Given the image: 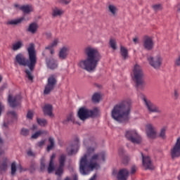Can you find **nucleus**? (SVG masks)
<instances>
[{
    "mask_svg": "<svg viewBox=\"0 0 180 180\" xmlns=\"http://www.w3.org/2000/svg\"><path fill=\"white\" fill-rule=\"evenodd\" d=\"M172 158L180 157V137L177 139L176 142L171 150Z\"/></svg>",
    "mask_w": 180,
    "mask_h": 180,
    "instance_id": "17",
    "label": "nucleus"
},
{
    "mask_svg": "<svg viewBox=\"0 0 180 180\" xmlns=\"http://www.w3.org/2000/svg\"><path fill=\"white\" fill-rule=\"evenodd\" d=\"M49 141L50 143V145L47 146L46 150L47 151H51L53 148H54V138L49 137Z\"/></svg>",
    "mask_w": 180,
    "mask_h": 180,
    "instance_id": "34",
    "label": "nucleus"
},
{
    "mask_svg": "<svg viewBox=\"0 0 180 180\" xmlns=\"http://www.w3.org/2000/svg\"><path fill=\"white\" fill-rule=\"evenodd\" d=\"M70 122H72V123L75 122V120L74 119V113L72 112L69 113L66 117V119H65L62 123L63 124L68 125Z\"/></svg>",
    "mask_w": 180,
    "mask_h": 180,
    "instance_id": "27",
    "label": "nucleus"
},
{
    "mask_svg": "<svg viewBox=\"0 0 180 180\" xmlns=\"http://www.w3.org/2000/svg\"><path fill=\"white\" fill-rule=\"evenodd\" d=\"M120 53L123 58V60H127V58H129V51L126 47L121 46H120Z\"/></svg>",
    "mask_w": 180,
    "mask_h": 180,
    "instance_id": "28",
    "label": "nucleus"
},
{
    "mask_svg": "<svg viewBox=\"0 0 180 180\" xmlns=\"http://www.w3.org/2000/svg\"><path fill=\"white\" fill-rule=\"evenodd\" d=\"M34 115L33 114V112L29 110L27 114V119H29L30 120H32L33 119V117Z\"/></svg>",
    "mask_w": 180,
    "mask_h": 180,
    "instance_id": "46",
    "label": "nucleus"
},
{
    "mask_svg": "<svg viewBox=\"0 0 180 180\" xmlns=\"http://www.w3.org/2000/svg\"><path fill=\"white\" fill-rule=\"evenodd\" d=\"M16 174V162H13L11 164V175Z\"/></svg>",
    "mask_w": 180,
    "mask_h": 180,
    "instance_id": "42",
    "label": "nucleus"
},
{
    "mask_svg": "<svg viewBox=\"0 0 180 180\" xmlns=\"http://www.w3.org/2000/svg\"><path fill=\"white\" fill-rule=\"evenodd\" d=\"M148 61L155 70H160L161 65H162L163 59L161 55H157L155 56H148Z\"/></svg>",
    "mask_w": 180,
    "mask_h": 180,
    "instance_id": "8",
    "label": "nucleus"
},
{
    "mask_svg": "<svg viewBox=\"0 0 180 180\" xmlns=\"http://www.w3.org/2000/svg\"><path fill=\"white\" fill-rule=\"evenodd\" d=\"M91 99L94 103H98V102L101 101V94L99 93H95L92 96Z\"/></svg>",
    "mask_w": 180,
    "mask_h": 180,
    "instance_id": "31",
    "label": "nucleus"
},
{
    "mask_svg": "<svg viewBox=\"0 0 180 180\" xmlns=\"http://www.w3.org/2000/svg\"><path fill=\"white\" fill-rule=\"evenodd\" d=\"M130 110H131V100L127 99L114 106L111 116L119 123H127L130 120Z\"/></svg>",
    "mask_w": 180,
    "mask_h": 180,
    "instance_id": "4",
    "label": "nucleus"
},
{
    "mask_svg": "<svg viewBox=\"0 0 180 180\" xmlns=\"http://www.w3.org/2000/svg\"><path fill=\"white\" fill-rule=\"evenodd\" d=\"M22 47H23V41L20 40L13 44L12 50L13 51H18V50H20V49H22Z\"/></svg>",
    "mask_w": 180,
    "mask_h": 180,
    "instance_id": "29",
    "label": "nucleus"
},
{
    "mask_svg": "<svg viewBox=\"0 0 180 180\" xmlns=\"http://www.w3.org/2000/svg\"><path fill=\"white\" fill-rule=\"evenodd\" d=\"M152 8L155 12H158V11L162 10V6L161 4H155L152 6Z\"/></svg>",
    "mask_w": 180,
    "mask_h": 180,
    "instance_id": "40",
    "label": "nucleus"
},
{
    "mask_svg": "<svg viewBox=\"0 0 180 180\" xmlns=\"http://www.w3.org/2000/svg\"><path fill=\"white\" fill-rule=\"evenodd\" d=\"M64 172V167L59 166L58 168L56 170V175L58 176H61V174Z\"/></svg>",
    "mask_w": 180,
    "mask_h": 180,
    "instance_id": "37",
    "label": "nucleus"
},
{
    "mask_svg": "<svg viewBox=\"0 0 180 180\" xmlns=\"http://www.w3.org/2000/svg\"><path fill=\"white\" fill-rule=\"evenodd\" d=\"M57 85V78H56V76L54 75H51L48 78L47 84L45 86V89L44 91V95H49L51 91L56 88V86Z\"/></svg>",
    "mask_w": 180,
    "mask_h": 180,
    "instance_id": "9",
    "label": "nucleus"
},
{
    "mask_svg": "<svg viewBox=\"0 0 180 180\" xmlns=\"http://www.w3.org/2000/svg\"><path fill=\"white\" fill-rule=\"evenodd\" d=\"M167 131V127H163L161 129H160V132L159 134V136L161 139H165L166 136H165V133Z\"/></svg>",
    "mask_w": 180,
    "mask_h": 180,
    "instance_id": "36",
    "label": "nucleus"
},
{
    "mask_svg": "<svg viewBox=\"0 0 180 180\" xmlns=\"http://www.w3.org/2000/svg\"><path fill=\"white\" fill-rule=\"evenodd\" d=\"M25 20V18H20L15 20H11L7 22V25H19L20 23H22Z\"/></svg>",
    "mask_w": 180,
    "mask_h": 180,
    "instance_id": "30",
    "label": "nucleus"
},
{
    "mask_svg": "<svg viewBox=\"0 0 180 180\" xmlns=\"http://www.w3.org/2000/svg\"><path fill=\"white\" fill-rule=\"evenodd\" d=\"M90 180H96V174H94L91 179Z\"/></svg>",
    "mask_w": 180,
    "mask_h": 180,
    "instance_id": "58",
    "label": "nucleus"
},
{
    "mask_svg": "<svg viewBox=\"0 0 180 180\" xmlns=\"http://www.w3.org/2000/svg\"><path fill=\"white\" fill-rule=\"evenodd\" d=\"M98 115V108H94L93 110H89L85 107H82L79 109L77 112V116L80 120H86L89 117H94Z\"/></svg>",
    "mask_w": 180,
    "mask_h": 180,
    "instance_id": "6",
    "label": "nucleus"
},
{
    "mask_svg": "<svg viewBox=\"0 0 180 180\" xmlns=\"http://www.w3.org/2000/svg\"><path fill=\"white\" fill-rule=\"evenodd\" d=\"M27 154L29 157H34L36 155L30 149L27 150Z\"/></svg>",
    "mask_w": 180,
    "mask_h": 180,
    "instance_id": "52",
    "label": "nucleus"
},
{
    "mask_svg": "<svg viewBox=\"0 0 180 180\" xmlns=\"http://www.w3.org/2000/svg\"><path fill=\"white\" fill-rule=\"evenodd\" d=\"M30 133V131L26 128H22L21 129L20 134L21 136H23L24 137H27V136H29Z\"/></svg>",
    "mask_w": 180,
    "mask_h": 180,
    "instance_id": "39",
    "label": "nucleus"
},
{
    "mask_svg": "<svg viewBox=\"0 0 180 180\" xmlns=\"http://www.w3.org/2000/svg\"><path fill=\"white\" fill-rule=\"evenodd\" d=\"M30 169H31V171H34V166L32 165L30 167Z\"/></svg>",
    "mask_w": 180,
    "mask_h": 180,
    "instance_id": "63",
    "label": "nucleus"
},
{
    "mask_svg": "<svg viewBox=\"0 0 180 180\" xmlns=\"http://www.w3.org/2000/svg\"><path fill=\"white\" fill-rule=\"evenodd\" d=\"M39 29V25L37 22H32L29 25L28 27L26 29L27 33H31V34H36L37 33V30Z\"/></svg>",
    "mask_w": 180,
    "mask_h": 180,
    "instance_id": "21",
    "label": "nucleus"
},
{
    "mask_svg": "<svg viewBox=\"0 0 180 180\" xmlns=\"http://www.w3.org/2000/svg\"><path fill=\"white\" fill-rule=\"evenodd\" d=\"M67 155L62 154L59 158V167H64Z\"/></svg>",
    "mask_w": 180,
    "mask_h": 180,
    "instance_id": "35",
    "label": "nucleus"
},
{
    "mask_svg": "<svg viewBox=\"0 0 180 180\" xmlns=\"http://www.w3.org/2000/svg\"><path fill=\"white\" fill-rule=\"evenodd\" d=\"M45 143H46V141L42 140V141L38 142L37 143V147H39L40 148H41V147L43 146L44 144H45Z\"/></svg>",
    "mask_w": 180,
    "mask_h": 180,
    "instance_id": "49",
    "label": "nucleus"
},
{
    "mask_svg": "<svg viewBox=\"0 0 180 180\" xmlns=\"http://www.w3.org/2000/svg\"><path fill=\"white\" fill-rule=\"evenodd\" d=\"M43 112L44 115L47 116H53V105L50 104H46L43 108Z\"/></svg>",
    "mask_w": 180,
    "mask_h": 180,
    "instance_id": "23",
    "label": "nucleus"
},
{
    "mask_svg": "<svg viewBox=\"0 0 180 180\" xmlns=\"http://www.w3.org/2000/svg\"><path fill=\"white\" fill-rule=\"evenodd\" d=\"M84 54L86 58L79 62V67L88 72L95 71L102 58L101 53L98 49L89 46L84 49Z\"/></svg>",
    "mask_w": 180,
    "mask_h": 180,
    "instance_id": "3",
    "label": "nucleus"
},
{
    "mask_svg": "<svg viewBox=\"0 0 180 180\" xmlns=\"http://www.w3.org/2000/svg\"><path fill=\"white\" fill-rule=\"evenodd\" d=\"M20 101H22V96L20 94L14 97L11 94L8 95V102L11 108H16V106H19V105H20Z\"/></svg>",
    "mask_w": 180,
    "mask_h": 180,
    "instance_id": "13",
    "label": "nucleus"
},
{
    "mask_svg": "<svg viewBox=\"0 0 180 180\" xmlns=\"http://www.w3.org/2000/svg\"><path fill=\"white\" fill-rule=\"evenodd\" d=\"M118 154L120 155V157H124V149H123L122 148H120L118 150Z\"/></svg>",
    "mask_w": 180,
    "mask_h": 180,
    "instance_id": "47",
    "label": "nucleus"
},
{
    "mask_svg": "<svg viewBox=\"0 0 180 180\" xmlns=\"http://www.w3.org/2000/svg\"><path fill=\"white\" fill-rule=\"evenodd\" d=\"M70 53V46H63L59 51L58 57L60 60H65Z\"/></svg>",
    "mask_w": 180,
    "mask_h": 180,
    "instance_id": "20",
    "label": "nucleus"
},
{
    "mask_svg": "<svg viewBox=\"0 0 180 180\" xmlns=\"http://www.w3.org/2000/svg\"><path fill=\"white\" fill-rule=\"evenodd\" d=\"M133 41L135 44H137L139 43V38L137 37L134 38Z\"/></svg>",
    "mask_w": 180,
    "mask_h": 180,
    "instance_id": "56",
    "label": "nucleus"
},
{
    "mask_svg": "<svg viewBox=\"0 0 180 180\" xmlns=\"http://www.w3.org/2000/svg\"><path fill=\"white\" fill-rule=\"evenodd\" d=\"M45 36L46 39H51V32H46Z\"/></svg>",
    "mask_w": 180,
    "mask_h": 180,
    "instance_id": "55",
    "label": "nucleus"
},
{
    "mask_svg": "<svg viewBox=\"0 0 180 180\" xmlns=\"http://www.w3.org/2000/svg\"><path fill=\"white\" fill-rule=\"evenodd\" d=\"M41 134H47L46 131H37L34 134L32 135L31 139H37L38 137H40Z\"/></svg>",
    "mask_w": 180,
    "mask_h": 180,
    "instance_id": "33",
    "label": "nucleus"
},
{
    "mask_svg": "<svg viewBox=\"0 0 180 180\" xmlns=\"http://www.w3.org/2000/svg\"><path fill=\"white\" fill-rule=\"evenodd\" d=\"M178 98H179V93H178V89H175L174 90V99H175V101H176V99H178Z\"/></svg>",
    "mask_w": 180,
    "mask_h": 180,
    "instance_id": "48",
    "label": "nucleus"
},
{
    "mask_svg": "<svg viewBox=\"0 0 180 180\" xmlns=\"http://www.w3.org/2000/svg\"><path fill=\"white\" fill-rule=\"evenodd\" d=\"M18 168H19L20 172H22V171H23V168L22 167V165H19Z\"/></svg>",
    "mask_w": 180,
    "mask_h": 180,
    "instance_id": "59",
    "label": "nucleus"
},
{
    "mask_svg": "<svg viewBox=\"0 0 180 180\" xmlns=\"http://www.w3.org/2000/svg\"><path fill=\"white\" fill-rule=\"evenodd\" d=\"M79 148V138L76 137L71 143L70 146L67 148V153L68 155H72L75 151H78Z\"/></svg>",
    "mask_w": 180,
    "mask_h": 180,
    "instance_id": "12",
    "label": "nucleus"
},
{
    "mask_svg": "<svg viewBox=\"0 0 180 180\" xmlns=\"http://www.w3.org/2000/svg\"><path fill=\"white\" fill-rule=\"evenodd\" d=\"M58 39H55L52 43L45 47V50L42 53L43 57H47L48 54L53 56L54 54V47H57L58 44Z\"/></svg>",
    "mask_w": 180,
    "mask_h": 180,
    "instance_id": "11",
    "label": "nucleus"
},
{
    "mask_svg": "<svg viewBox=\"0 0 180 180\" xmlns=\"http://www.w3.org/2000/svg\"><path fill=\"white\" fill-rule=\"evenodd\" d=\"M118 11L119 9L117 8V6L114 4H109L108 6V12L114 18L117 16Z\"/></svg>",
    "mask_w": 180,
    "mask_h": 180,
    "instance_id": "22",
    "label": "nucleus"
},
{
    "mask_svg": "<svg viewBox=\"0 0 180 180\" xmlns=\"http://www.w3.org/2000/svg\"><path fill=\"white\" fill-rule=\"evenodd\" d=\"M41 171L43 172L44 169H46V163L44 162L41 161V167H40Z\"/></svg>",
    "mask_w": 180,
    "mask_h": 180,
    "instance_id": "50",
    "label": "nucleus"
},
{
    "mask_svg": "<svg viewBox=\"0 0 180 180\" xmlns=\"http://www.w3.org/2000/svg\"><path fill=\"white\" fill-rule=\"evenodd\" d=\"M73 180H78V176L77 174L73 176Z\"/></svg>",
    "mask_w": 180,
    "mask_h": 180,
    "instance_id": "60",
    "label": "nucleus"
},
{
    "mask_svg": "<svg viewBox=\"0 0 180 180\" xmlns=\"http://www.w3.org/2000/svg\"><path fill=\"white\" fill-rule=\"evenodd\" d=\"M133 81L135 82V86L137 91H143L146 88V81L144 80V72L143 68L138 64H136L132 70Z\"/></svg>",
    "mask_w": 180,
    "mask_h": 180,
    "instance_id": "5",
    "label": "nucleus"
},
{
    "mask_svg": "<svg viewBox=\"0 0 180 180\" xmlns=\"http://www.w3.org/2000/svg\"><path fill=\"white\" fill-rule=\"evenodd\" d=\"M20 11H22L25 15H29L30 12H33V7L30 5H25L20 7Z\"/></svg>",
    "mask_w": 180,
    "mask_h": 180,
    "instance_id": "25",
    "label": "nucleus"
},
{
    "mask_svg": "<svg viewBox=\"0 0 180 180\" xmlns=\"http://www.w3.org/2000/svg\"><path fill=\"white\" fill-rule=\"evenodd\" d=\"M54 158H56V155H52L48 167L49 174H51L56 169V167H54Z\"/></svg>",
    "mask_w": 180,
    "mask_h": 180,
    "instance_id": "24",
    "label": "nucleus"
},
{
    "mask_svg": "<svg viewBox=\"0 0 180 180\" xmlns=\"http://www.w3.org/2000/svg\"><path fill=\"white\" fill-rule=\"evenodd\" d=\"M130 175V171L127 168H122L119 170L117 174V180H127Z\"/></svg>",
    "mask_w": 180,
    "mask_h": 180,
    "instance_id": "18",
    "label": "nucleus"
},
{
    "mask_svg": "<svg viewBox=\"0 0 180 180\" xmlns=\"http://www.w3.org/2000/svg\"><path fill=\"white\" fill-rule=\"evenodd\" d=\"M7 165H6V162H3L0 164V169L1 171H5V169H6L7 168Z\"/></svg>",
    "mask_w": 180,
    "mask_h": 180,
    "instance_id": "45",
    "label": "nucleus"
},
{
    "mask_svg": "<svg viewBox=\"0 0 180 180\" xmlns=\"http://www.w3.org/2000/svg\"><path fill=\"white\" fill-rule=\"evenodd\" d=\"M51 56V54H48L46 56H44L46 58V65L50 70H56L58 67L57 62Z\"/></svg>",
    "mask_w": 180,
    "mask_h": 180,
    "instance_id": "19",
    "label": "nucleus"
},
{
    "mask_svg": "<svg viewBox=\"0 0 180 180\" xmlns=\"http://www.w3.org/2000/svg\"><path fill=\"white\" fill-rule=\"evenodd\" d=\"M7 115L8 116H11L13 119H16L18 117V114H16V112L15 111H10L8 112Z\"/></svg>",
    "mask_w": 180,
    "mask_h": 180,
    "instance_id": "43",
    "label": "nucleus"
},
{
    "mask_svg": "<svg viewBox=\"0 0 180 180\" xmlns=\"http://www.w3.org/2000/svg\"><path fill=\"white\" fill-rule=\"evenodd\" d=\"M143 47L145 50H148V51L153 50L154 49V41H153V38L145 36L143 38Z\"/></svg>",
    "mask_w": 180,
    "mask_h": 180,
    "instance_id": "15",
    "label": "nucleus"
},
{
    "mask_svg": "<svg viewBox=\"0 0 180 180\" xmlns=\"http://www.w3.org/2000/svg\"><path fill=\"white\" fill-rule=\"evenodd\" d=\"M0 144H4V139L0 136Z\"/></svg>",
    "mask_w": 180,
    "mask_h": 180,
    "instance_id": "61",
    "label": "nucleus"
},
{
    "mask_svg": "<svg viewBox=\"0 0 180 180\" xmlns=\"http://www.w3.org/2000/svg\"><path fill=\"white\" fill-rule=\"evenodd\" d=\"M61 4H63L64 5H68L70 2H71V0H60Z\"/></svg>",
    "mask_w": 180,
    "mask_h": 180,
    "instance_id": "54",
    "label": "nucleus"
},
{
    "mask_svg": "<svg viewBox=\"0 0 180 180\" xmlns=\"http://www.w3.org/2000/svg\"><path fill=\"white\" fill-rule=\"evenodd\" d=\"M174 64H175V65H176V67H180V55H179V57L176 59Z\"/></svg>",
    "mask_w": 180,
    "mask_h": 180,
    "instance_id": "51",
    "label": "nucleus"
},
{
    "mask_svg": "<svg viewBox=\"0 0 180 180\" xmlns=\"http://www.w3.org/2000/svg\"><path fill=\"white\" fill-rule=\"evenodd\" d=\"M125 137L129 141L133 143V144H141V141H143V139H141V136L137 133L136 130L127 131Z\"/></svg>",
    "mask_w": 180,
    "mask_h": 180,
    "instance_id": "7",
    "label": "nucleus"
},
{
    "mask_svg": "<svg viewBox=\"0 0 180 180\" xmlns=\"http://www.w3.org/2000/svg\"><path fill=\"white\" fill-rule=\"evenodd\" d=\"M137 171V167L136 165H133L131 167V170L129 172V175H134Z\"/></svg>",
    "mask_w": 180,
    "mask_h": 180,
    "instance_id": "44",
    "label": "nucleus"
},
{
    "mask_svg": "<svg viewBox=\"0 0 180 180\" xmlns=\"http://www.w3.org/2000/svg\"><path fill=\"white\" fill-rule=\"evenodd\" d=\"M37 122L39 126H41L42 127H45V126H47L48 122L47 120L43 118H37Z\"/></svg>",
    "mask_w": 180,
    "mask_h": 180,
    "instance_id": "32",
    "label": "nucleus"
},
{
    "mask_svg": "<svg viewBox=\"0 0 180 180\" xmlns=\"http://www.w3.org/2000/svg\"><path fill=\"white\" fill-rule=\"evenodd\" d=\"M142 157V164L145 169H154V165H153V162H151V158L149 156H144L143 153H141Z\"/></svg>",
    "mask_w": 180,
    "mask_h": 180,
    "instance_id": "14",
    "label": "nucleus"
},
{
    "mask_svg": "<svg viewBox=\"0 0 180 180\" xmlns=\"http://www.w3.org/2000/svg\"><path fill=\"white\" fill-rule=\"evenodd\" d=\"M146 134L149 139H156L157 131L155 130V127L152 124H148L146 125Z\"/></svg>",
    "mask_w": 180,
    "mask_h": 180,
    "instance_id": "16",
    "label": "nucleus"
},
{
    "mask_svg": "<svg viewBox=\"0 0 180 180\" xmlns=\"http://www.w3.org/2000/svg\"><path fill=\"white\" fill-rule=\"evenodd\" d=\"M15 8H19V9H20V6H19V4H14Z\"/></svg>",
    "mask_w": 180,
    "mask_h": 180,
    "instance_id": "62",
    "label": "nucleus"
},
{
    "mask_svg": "<svg viewBox=\"0 0 180 180\" xmlns=\"http://www.w3.org/2000/svg\"><path fill=\"white\" fill-rule=\"evenodd\" d=\"M8 87V84H3L1 87H0V94L1 93V92H4V91L6 89V88H7Z\"/></svg>",
    "mask_w": 180,
    "mask_h": 180,
    "instance_id": "53",
    "label": "nucleus"
},
{
    "mask_svg": "<svg viewBox=\"0 0 180 180\" xmlns=\"http://www.w3.org/2000/svg\"><path fill=\"white\" fill-rule=\"evenodd\" d=\"M122 163L123 164V165H128L129 164V161H130V159L127 157V155H124L122 156Z\"/></svg>",
    "mask_w": 180,
    "mask_h": 180,
    "instance_id": "41",
    "label": "nucleus"
},
{
    "mask_svg": "<svg viewBox=\"0 0 180 180\" xmlns=\"http://www.w3.org/2000/svg\"><path fill=\"white\" fill-rule=\"evenodd\" d=\"M84 146H93L87 148L86 153L81 158L79 162V172L82 175H88L90 171H94L95 168H99L98 164L99 158H102L105 161L106 153L101 152L100 153H94L96 148V142L91 141V139H86L84 141Z\"/></svg>",
    "mask_w": 180,
    "mask_h": 180,
    "instance_id": "1",
    "label": "nucleus"
},
{
    "mask_svg": "<svg viewBox=\"0 0 180 180\" xmlns=\"http://www.w3.org/2000/svg\"><path fill=\"white\" fill-rule=\"evenodd\" d=\"M32 130H37V126L35 124L32 125Z\"/></svg>",
    "mask_w": 180,
    "mask_h": 180,
    "instance_id": "57",
    "label": "nucleus"
},
{
    "mask_svg": "<svg viewBox=\"0 0 180 180\" xmlns=\"http://www.w3.org/2000/svg\"><path fill=\"white\" fill-rule=\"evenodd\" d=\"M56 180H61V177H58Z\"/></svg>",
    "mask_w": 180,
    "mask_h": 180,
    "instance_id": "64",
    "label": "nucleus"
},
{
    "mask_svg": "<svg viewBox=\"0 0 180 180\" xmlns=\"http://www.w3.org/2000/svg\"><path fill=\"white\" fill-rule=\"evenodd\" d=\"M64 13V11L57 7L52 8V18H57V16H61Z\"/></svg>",
    "mask_w": 180,
    "mask_h": 180,
    "instance_id": "26",
    "label": "nucleus"
},
{
    "mask_svg": "<svg viewBox=\"0 0 180 180\" xmlns=\"http://www.w3.org/2000/svg\"><path fill=\"white\" fill-rule=\"evenodd\" d=\"M143 101L146 106L147 107L148 112H150V113H162V110L160 109V107L154 105V103L150 101V100H147L146 97L143 98Z\"/></svg>",
    "mask_w": 180,
    "mask_h": 180,
    "instance_id": "10",
    "label": "nucleus"
},
{
    "mask_svg": "<svg viewBox=\"0 0 180 180\" xmlns=\"http://www.w3.org/2000/svg\"><path fill=\"white\" fill-rule=\"evenodd\" d=\"M109 43H110V46L112 50H116L117 49L116 40H115L113 39H110Z\"/></svg>",
    "mask_w": 180,
    "mask_h": 180,
    "instance_id": "38",
    "label": "nucleus"
},
{
    "mask_svg": "<svg viewBox=\"0 0 180 180\" xmlns=\"http://www.w3.org/2000/svg\"><path fill=\"white\" fill-rule=\"evenodd\" d=\"M28 57L29 59L27 60L26 57L22 53H18L15 56V61L19 65H22L23 67H28V69L25 70V72L26 74L25 77L29 79V81H32L33 82V79L34 77L32 75L33 72L34 68L36 67V64H37V55L36 53V49L34 48V44H30L29 47L27 48Z\"/></svg>",
    "mask_w": 180,
    "mask_h": 180,
    "instance_id": "2",
    "label": "nucleus"
}]
</instances>
